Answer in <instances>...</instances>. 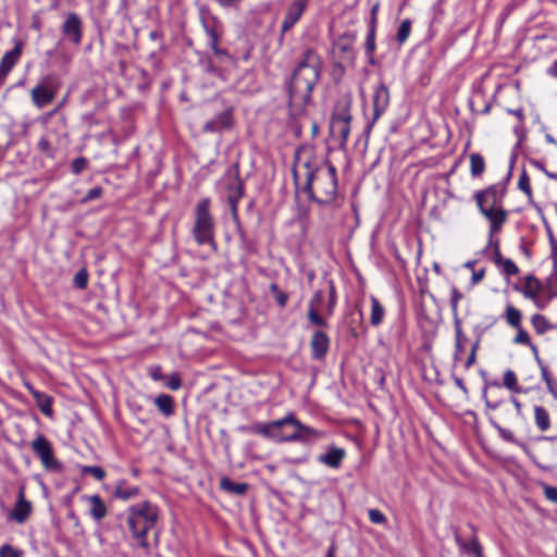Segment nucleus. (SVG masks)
<instances>
[{"label": "nucleus", "mask_w": 557, "mask_h": 557, "mask_svg": "<svg viewBox=\"0 0 557 557\" xmlns=\"http://www.w3.org/2000/svg\"><path fill=\"white\" fill-rule=\"evenodd\" d=\"M320 77V60L312 49H307L295 69L288 84L289 100L295 103H308L312 89Z\"/></svg>", "instance_id": "f257e3e1"}, {"label": "nucleus", "mask_w": 557, "mask_h": 557, "mask_svg": "<svg viewBox=\"0 0 557 557\" xmlns=\"http://www.w3.org/2000/svg\"><path fill=\"white\" fill-rule=\"evenodd\" d=\"M158 516L157 506L148 500L134 504L128 508L126 523L138 547L149 548L147 534L154 528Z\"/></svg>", "instance_id": "f03ea898"}, {"label": "nucleus", "mask_w": 557, "mask_h": 557, "mask_svg": "<svg viewBox=\"0 0 557 557\" xmlns=\"http://www.w3.org/2000/svg\"><path fill=\"white\" fill-rule=\"evenodd\" d=\"M305 168L307 170L305 189L311 195L313 185H315V188L323 196L318 201L323 203L332 202L337 195L336 168L325 162L317 170H312L308 161L305 162ZM310 197L313 198L312 196Z\"/></svg>", "instance_id": "7ed1b4c3"}, {"label": "nucleus", "mask_w": 557, "mask_h": 557, "mask_svg": "<svg viewBox=\"0 0 557 557\" xmlns=\"http://www.w3.org/2000/svg\"><path fill=\"white\" fill-rule=\"evenodd\" d=\"M210 198L201 199L195 208V224L193 235L198 245H209L215 249L214 231L215 223L210 212Z\"/></svg>", "instance_id": "20e7f679"}, {"label": "nucleus", "mask_w": 557, "mask_h": 557, "mask_svg": "<svg viewBox=\"0 0 557 557\" xmlns=\"http://www.w3.org/2000/svg\"><path fill=\"white\" fill-rule=\"evenodd\" d=\"M60 84L55 76L46 75L30 90V98L34 106L42 109L51 103L59 92Z\"/></svg>", "instance_id": "39448f33"}, {"label": "nucleus", "mask_w": 557, "mask_h": 557, "mask_svg": "<svg viewBox=\"0 0 557 557\" xmlns=\"http://www.w3.org/2000/svg\"><path fill=\"white\" fill-rule=\"evenodd\" d=\"M310 0H289L283 11V20L281 24L280 40L288 33L301 18L308 8Z\"/></svg>", "instance_id": "423d86ee"}, {"label": "nucleus", "mask_w": 557, "mask_h": 557, "mask_svg": "<svg viewBox=\"0 0 557 557\" xmlns=\"http://www.w3.org/2000/svg\"><path fill=\"white\" fill-rule=\"evenodd\" d=\"M284 428H286V416L271 422H255L243 430L271 441L280 442L281 429Z\"/></svg>", "instance_id": "0eeeda50"}, {"label": "nucleus", "mask_w": 557, "mask_h": 557, "mask_svg": "<svg viewBox=\"0 0 557 557\" xmlns=\"http://www.w3.org/2000/svg\"><path fill=\"white\" fill-rule=\"evenodd\" d=\"M32 449L39 457L47 470H59L60 463L53 457V449L50 442L42 435L38 434L32 442Z\"/></svg>", "instance_id": "6e6552de"}, {"label": "nucleus", "mask_w": 557, "mask_h": 557, "mask_svg": "<svg viewBox=\"0 0 557 557\" xmlns=\"http://www.w3.org/2000/svg\"><path fill=\"white\" fill-rule=\"evenodd\" d=\"M503 197V190L496 185H492L483 190L476 191L474 195V199L480 211L500 208Z\"/></svg>", "instance_id": "1a4fd4ad"}, {"label": "nucleus", "mask_w": 557, "mask_h": 557, "mask_svg": "<svg viewBox=\"0 0 557 557\" xmlns=\"http://www.w3.org/2000/svg\"><path fill=\"white\" fill-rule=\"evenodd\" d=\"M61 32L66 39L78 46L83 39V21L79 15L75 12L67 13Z\"/></svg>", "instance_id": "9d476101"}, {"label": "nucleus", "mask_w": 557, "mask_h": 557, "mask_svg": "<svg viewBox=\"0 0 557 557\" xmlns=\"http://www.w3.org/2000/svg\"><path fill=\"white\" fill-rule=\"evenodd\" d=\"M234 123L233 109L227 108L226 110L218 113L214 117L208 120L202 131L205 133H221L223 131L231 129Z\"/></svg>", "instance_id": "9b49d317"}, {"label": "nucleus", "mask_w": 557, "mask_h": 557, "mask_svg": "<svg viewBox=\"0 0 557 557\" xmlns=\"http://www.w3.org/2000/svg\"><path fill=\"white\" fill-rule=\"evenodd\" d=\"M297 428L298 430V443L308 444L312 441L319 438L322 433L315 429H312L308 425L302 424L299 420H297L294 413H288L286 416V428Z\"/></svg>", "instance_id": "f8f14e48"}, {"label": "nucleus", "mask_w": 557, "mask_h": 557, "mask_svg": "<svg viewBox=\"0 0 557 557\" xmlns=\"http://www.w3.org/2000/svg\"><path fill=\"white\" fill-rule=\"evenodd\" d=\"M311 356L315 360H322L330 348V337L323 331H315L310 341Z\"/></svg>", "instance_id": "ddd939ff"}, {"label": "nucleus", "mask_w": 557, "mask_h": 557, "mask_svg": "<svg viewBox=\"0 0 557 557\" xmlns=\"http://www.w3.org/2000/svg\"><path fill=\"white\" fill-rule=\"evenodd\" d=\"M388 104L389 90L383 83H381L375 87L373 94V122L386 111Z\"/></svg>", "instance_id": "4468645a"}, {"label": "nucleus", "mask_w": 557, "mask_h": 557, "mask_svg": "<svg viewBox=\"0 0 557 557\" xmlns=\"http://www.w3.org/2000/svg\"><path fill=\"white\" fill-rule=\"evenodd\" d=\"M346 456L344 448L330 446L325 454L318 457L319 462L332 468L337 469L341 467L343 459Z\"/></svg>", "instance_id": "2eb2a0df"}, {"label": "nucleus", "mask_w": 557, "mask_h": 557, "mask_svg": "<svg viewBox=\"0 0 557 557\" xmlns=\"http://www.w3.org/2000/svg\"><path fill=\"white\" fill-rule=\"evenodd\" d=\"M203 27L208 35V45L213 50L215 55H225L226 51L219 48V30L218 23L214 18L205 20Z\"/></svg>", "instance_id": "dca6fc26"}, {"label": "nucleus", "mask_w": 557, "mask_h": 557, "mask_svg": "<svg viewBox=\"0 0 557 557\" xmlns=\"http://www.w3.org/2000/svg\"><path fill=\"white\" fill-rule=\"evenodd\" d=\"M32 512V505L25 499L23 491L18 493V499L10 513V519L17 523H24Z\"/></svg>", "instance_id": "f3484780"}, {"label": "nucleus", "mask_w": 557, "mask_h": 557, "mask_svg": "<svg viewBox=\"0 0 557 557\" xmlns=\"http://www.w3.org/2000/svg\"><path fill=\"white\" fill-rule=\"evenodd\" d=\"M23 50V41L15 40L14 48L4 53L0 60V69L9 75L14 65L17 63Z\"/></svg>", "instance_id": "a211bd4d"}, {"label": "nucleus", "mask_w": 557, "mask_h": 557, "mask_svg": "<svg viewBox=\"0 0 557 557\" xmlns=\"http://www.w3.org/2000/svg\"><path fill=\"white\" fill-rule=\"evenodd\" d=\"M228 195H227V203L232 211L234 218L237 216V206L240 198L244 195V185L239 180L238 175H236V180L234 183L227 186Z\"/></svg>", "instance_id": "6ab92c4d"}, {"label": "nucleus", "mask_w": 557, "mask_h": 557, "mask_svg": "<svg viewBox=\"0 0 557 557\" xmlns=\"http://www.w3.org/2000/svg\"><path fill=\"white\" fill-rule=\"evenodd\" d=\"M455 541H456V544L458 545V547L466 554L474 556V557H484L483 548L475 535L472 536L469 542H466L456 533Z\"/></svg>", "instance_id": "aec40b11"}, {"label": "nucleus", "mask_w": 557, "mask_h": 557, "mask_svg": "<svg viewBox=\"0 0 557 557\" xmlns=\"http://www.w3.org/2000/svg\"><path fill=\"white\" fill-rule=\"evenodd\" d=\"M350 100L349 99H341L335 104L331 121L337 122H350L351 113H350Z\"/></svg>", "instance_id": "412c9836"}, {"label": "nucleus", "mask_w": 557, "mask_h": 557, "mask_svg": "<svg viewBox=\"0 0 557 557\" xmlns=\"http://www.w3.org/2000/svg\"><path fill=\"white\" fill-rule=\"evenodd\" d=\"M330 129L333 137L341 139L342 146L346 145L350 134V122L331 121Z\"/></svg>", "instance_id": "4be33fe9"}, {"label": "nucleus", "mask_w": 557, "mask_h": 557, "mask_svg": "<svg viewBox=\"0 0 557 557\" xmlns=\"http://www.w3.org/2000/svg\"><path fill=\"white\" fill-rule=\"evenodd\" d=\"M90 503V516L96 521H101L107 516V507L97 494L88 496Z\"/></svg>", "instance_id": "5701e85b"}, {"label": "nucleus", "mask_w": 557, "mask_h": 557, "mask_svg": "<svg viewBox=\"0 0 557 557\" xmlns=\"http://www.w3.org/2000/svg\"><path fill=\"white\" fill-rule=\"evenodd\" d=\"M30 394L34 397V399L37 403V406L39 407L40 411L47 416H52V398L48 396L44 392H39L37 389H30Z\"/></svg>", "instance_id": "b1692460"}, {"label": "nucleus", "mask_w": 557, "mask_h": 557, "mask_svg": "<svg viewBox=\"0 0 557 557\" xmlns=\"http://www.w3.org/2000/svg\"><path fill=\"white\" fill-rule=\"evenodd\" d=\"M139 494L137 486H128L125 481H119L113 495L117 499L128 500L136 497Z\"/></svg>", "instance_id": "393cba45"}, {"label": "nucleus", "mask_w": 557, "mask_h": 557, "mask_svg": "<svg viewBox=\"0 0 557 557\" xmlns=\"http://www.w3.org/2000/svg\"><path fill=\"white\" fill-rule=\"evenodd\" d=\"M220 487L230 494L244 495L248 490V484L237 483L225 476L221 479Z\"/></svg>", "instance_id": "a878e982"}, {"label": "nucleus", "mask_w": 557, "mask_h": 557, "mask_svg": "<svg viewBox=\"0 0 557 557\" xmlns=\"http://www.w3.org/2000/svg\"><path fill=\"white\" fill-rule=\"evenodd\" d=\"M534 422L542 432L550 428V418L548 411L542 406L534 407Z\"/></svg>", "instance_id": "bb28decb"}, {"label": "nucleus", "mask_w": 557, "mask_h": 557, "mask_svg": "<svg viewBox=\"0 0 557 557\" xmlns=\"http://www.w3.org/2000/svg\"><path fill=\"white\" fill-rule=\"evenodd\" d=\"M371 317L370 322L372 325L377 326L383 322L385 310L376 297L371 296Z\"/></svg>", "instance_id": "cd10ccee"}, {"label": "nucleus", "mask_w": 557, "mask_h": 557, "mask_svg": "<svg viewBox=\"0 0 557 557\" xmlns=\"http://www.w3.org/2000/svg\"><path fill=\"white\" fill-rule=\"evenodd\" d=\"M485 171L484 158L476 152L470 154V173L473 177L481 176Z\"/></svg>", "instance_id": "c85d7f7f"}, {"label": "nucleus", "mask_w": 557, "mask_h": 557, "mask_svg": "<svg viewBox=\"0 0 557 557\" xmlns=\"http://www.w3.org/2000/svg\"><path fill=\"white\" fill-rule=\"evenodd\" d=\"M154 404L157 408L165 416L173 413V399L169 395H160L156 398Z\"/></svg>", "instance_id": "c756f323"}, {"label": "nucleus", "mask_w": 557, "mask_h": 557, "mask_svg": "<svg viewBox=\"0 0 557 557\" xmlns=\"http://www.w3.org/2000/svg\"><path fill=\"white\" fill-rule=\"evenodd\" d=\"M492 425L497 430L498 435H499L504 441H506V442H510V443H513V444H516V445L520 446L521 448H523L524 450H527V449H528V448H527V446H525L523 443H521L520 441H518V440L515 437L513 433H512L510 430H508V429H505V428L500 426V425H499L498 423H496V422H492Z\"/></svg>", "instance_id": "7c9ffc66"}, {"label": "nucleus", "mask_w": 557, "mask_h": 557, "mask_svg": "<svg viewBox=\"0 0 557 557\" xmlns=\"http://www.w3.org/2000/svg\"><path fill=\"white\" fill-rule=\"evenodd\" d=\"M481 213L488 220L490 223L500 220L505 222L507 219V212L500 207L496 209L482 210Z\"/></svg>", "instance_id": "2f4dec72"}, {"label": "nucleus", "mask_w": 557, "mask_h": 557, "mask_svg": "<svg viewBox=\"0 0 557 557\" xmlns=\"http://www.w3.org/2000/svg\"><path fill=\"white\" fill-rule=\"evenodd\" d=\"M503 384L506 388H508L512 393L521 392L520 387L518 386L516 373L512 370H507L504 373Z\"/></svg>", "instance_id": "473e14b6"}, {"label": "nucleus", "mask_w": 557, "mask_h": 557, "mask_svg": "<svg viewBox=\"0 0 557 557\" xmlns=\"http://www.w3.org/2000/svg\"><path fill=\"white\" fill-rule=\"evenodd\" d=\"M531 322H532L534 330L539 334H544L550 329L547 319L542 314H539V313L534 314L531 319Z\"/></svg>", "instance_id": "72a5a7b5"}, {"label": "nucleus", "mask_w": 557, "mask_h": 557, "mask_svg": "<svg viewBox=\"0 0 557 557\" xmlns=\"http://www.w3.org/2000/svg\"><path fill=\"white\" fill-rule=\"evenodd\" d=\"M308 320L311 324L320 327H326L327 322L325 319H323L320 314L317 308H313V306H308Z\"/></svg>", "instance_id": "f704fd0d"}, {"label": "nucleus", "mask_w": 557, "mask_h": 557, "mask_svg": "<svg viewBox=\"0 0 557 557\" xmlns=\"http://www.w3.org/2000/svg\"><path fill=\"white\" fill-rule=\"evenodd\" d=\"M410 32H411V22H410V20L406 18L400 23V25L397 29V35H396L397 41L400 45L404 44L408 39Z\"/></svg>", "instance_id": "c9c22d12"}, {"label": "nucleus", "mask_w": 557, "mask_h": 557, "mask_svg": "<svg viewBox=\"0 0 557 557\" xmlns=\"http://www.w3.org/2000/svg\"><path fill=\"white\" fill-rule=\"evenodd\" d=\"M506 320L513 327H520L521 313L512 306H508L506 310Z\"/></svg>", "instance_id": "e433bc0d"}, {"label": "nucleus", "mask_w": 557, "mask_h": 557, "mask_svg": "<svg viewBox=\"0 0 557 557\" xmlns=\"http://www.w3.org/2000/svg\"><path fill=\"white\" fill-rule=\"evenodd\" d=\"M463 295L458 290L457 287H451V295H450V307H451V313L453 318L456 319L458 315V304L462 299Z\"/></svg>", "instance_id": "4c0bfd02"}, {"label": "nucleus", "mask_w": 557, "mask_h": 557, "mask_svg": "<svg viewBox=\"0 0 557 557\" xmlns=\"http://www.w3.org/2000/svg\"><path fill=\"white\" fill-rule=\"evenodd\" d=\"M375 47V28L373 26L368 28V34L364 44L366 54L374 53Z\"/></svg>", "instance_id": "58836bf2"}, {"label": "nucleus", "mask_w": 557, "mask_h": 557, "mask_svg": "<svg viewBox=\"0 0 557 557\" xmlns=\"http://www.w3.org/2000/svg\"><path fill=\"white\" fill-rule=\"evenodd\" d=\"M84 474H91L97 481H102L106 476L104 470L99 466H85L82 468Z\"/></svg>", "instance_id": "ea45409f"}, {"label": "nucleus", "mask_w": 557, "mask_h": 557, "mask_svg": "<svg viewBox=\"0 0 557 557\" xmlns=\"http://www.w3.org/2000/svg\"><path fill=\"white\" fill-rule=\"evenodd\" d=\"M518 188L523 191L529 198L532 197V188L530 185V178L525 171H523L518 181Z\"/></svg>", "instance_id": "a19ab883"}, {"label": "nucleus", "mask_w": 557, "mask_h": 557, "mask_svg": "<svg viewBox=\"0 0 557 557\" xmlns=\"http://www.w3.org/2000/svg\"><path fill=\"white\" fill-rule=\"evenodd\" d=\"M37 148L40 152L45 153L46 156L53 158L54 151L51 147V144L49 139L46 136H41L38 140Z\"/></svg>", "instance_id": "79ce46f5"}, {"label": "nucleus", "mask_w": 557, "mask_h": 557, "mask_svg": "<svg viewBox=\"0 0 557 557\" xmlns=\"http://www.w3.org/2000/svg\"><path fill=\"white\" fill-rule=\"evenodd\" d=\"M527 289L524 292L525 297L534 298L539 292L540 283L533 276L528 277Z\"/></svg>", "instance_id": "37998d69"}, {"label": "nucleus", "mask_w": 557, "mask_h": 557, "mask_svg": "<svg viewBox=\"0 0 557 557\" xmlns=\"http://www.w3.org/2000/svg\"><path fill=\"white\" fill-rule=\"evenodd\" d=\"M73 283H74V286L79 289L86 288L87 284H88V274H87L86 270H84V269L79 270L75 274Z\"/></svg>", "instance_id": "c03bdc74"}, {"label": "nucleus", "mask_w": 557, "mask_h": 557, "mask_svg": "<svg viewBox=\"0 0 557 557\" xmlns=\"http://www.w3.org/2000/svg\"><path fill=\"white\" fill-rule=\"evenodd\" d=\"M454 327H455V343H466L467 336L465 335L461 326V320L459 317L454 319Z\"/></svg>", "instance_id": "a18cd8bd"}, {"label": "nucleus", "mask_w": 557, "mask_h": 557, "mask_svg": "<svg viewBox=\"0 0 557 557\" xmlns=\"http://www.w3.org/2000/svg\"><path fill=\"white\" fill-rule=\"evenodd\" d=\"M286 429L287 428L281 429V436H280L278 443L297 442L299 438L297 428H293V431H290V432H287Z\"/></svg>", "instance_id": "49530a36"}, {"label": "nucleus", "mask_w": 557, "mask_h": 557, "mask_svg": "<svg viewBox=\"0 0 557 557\" xmlns=\"http://www.w3.org/2000/svg\"><path fill=\"white\" fill-rule=\"evenodd\" d=\"M503 273L507 276H511V275H516L518 272H519V269L518 267L516 265V263L510 260V259H506L503 264Z\"/></svg>", "instance_id": "de8ad7c7"}, {"label": "nucleus", "mask_w": 557, "mask_h": 557, "mask_svg": "<svg viewBox=\"0 0 557 557\" xmlns=\"http://www.w3.org/2000/svg\"><path fill=\"white\" fill-rule=\"evenodd\" d=\"M165 385L171 391H177L182 387V380L181 376L177 373H172L168 381L165 382Z\"/></svg>", "instance_id": "09e8293b"}, {"label": "nucleus", "mask_w": 557, "mask_h": 557, "mask_svg": "<svg viewBox=\"0 0 557 557\" xmlns=\"http://www.w3.org/2000/svg\"><path fill=\"white\" fill-rule=\"evenodd\" d=\"M369 519L372 523L383 524L386 522L385 515L379 509H370L369 510Z\"/></svg>", "instance_id": "8fccbe9b"}, {"label": "nucleus", "mask_w": 557, "mask_h": 557, "mask_svg": "<svg viewBox=\"0 0 557 557\" xmlns=\"http://www.w3.org/2000/svg\"><path fill=\"white\" fill-rule=\"evenodd\" d=\"M86 166L87 160L83 157H79L72 161L71 170L74 174H79Z\"/></svg>", "instance_id": "3c124183"}, {"label": "nucleus", "mask_w": 557, "mask_h": 557, "mask_svg": "<svg viewBox=\"0 0 557 557\" xmlns=\"http://www.w3.org/2000/svg\"><path fill=\"white\" fill-rule=\"evenodd\" d=\"M335 307H336V290H335V286L333 284H331L330 299H329V305H327V309H326L327 315L333 314Z\"/></svg>", "instance_id": "603ef678"}, {"label": "nucleus", "mask_w": 557, "mask_h": 557, "mask_svg": "<svg viewBox=\"0 0 557 557\" xmlns=\"http://www.w3.org/2000/svg\"><path fill=\"white\" fill-rule=\"evenodd\" d=\"M102 193H103V189L100 186H96L86 193L85 197L83 198V202H88L94 199H97V198L101 197Z\"/></svg>", "instance_id": "864d4df0"}, {"label": "nucleus", "mask_w": 557, "mask_h": 557, "mask_svg": "<svg viewBox=\"0 0 557 557\" xmlns=\"http://www.w3.org/2000/svg\"><path fill=\"white\" fill-rule=\"evenodd\" d=\"M493 246V261L497 267H500L503 262L506 260L503 258L499 249V242L496 239L494 243L491 244Z\"/></svg>", "instance_id": "5fc2aeb1"}, {"label": "nucleus", "mask_w": 557, "mask_h": 557, "mask_svg": "<svg viewBox=\"0 0 557 557\" xmlns=\"http://www.w3.org/2000/svg\"><path fill=\"white\" fill-rule=\"evenodd\" d=\"M541 373H542L543 380L545 381V383L547 385L548 391L552 394L556 395L557 391H556V388L554 386V383H553V380H552V377L549 375L548 369L546 367H542Z\"/></svg>", "instance_id": "6e6d98bb"}, {"label": "nucleus", "mask_w": 557, "mask_h": 557, "mask_svg": "<svg viewBox=\"0 0 557 557\" xmlns=\"http://www.w3.org/2000/svg\"><path fill=\"white\" fill-rule=\"evenodd\" d=\"M0 557H22L20 550L15 549L11 545H3L0 548Z\"/></svg>", "instance_id": "4d7b16f0"}, {"label": "nucleus", "mask_w": 557, "mask_h": 557, "mask_svg": "<svg viewBox=\"0 0 557 557\" xmlns=\"http://www.w3.org/2000/svg\"><path fill=\"white\" fill-rule=\"evenodd\" d=\"M544 495L549 502L557 504V487L556 486L544 485Z\"/></svg>", "instance_id": "13d9d810"}, {"label": "nucleus", "mask_w": 557, "mask_h": 557, "mask_svg": "<svg viewBox=\"0 0 557 557\" xmlns=\"http://www.w3.org/2000/svg\"><path fill=\"white\" fill-rule=\"evenodd\" d=\"M518 329V333L513 339V342L516 344H523V345H527V344H530V337H529V334L520 327H517Z\"/></svg>", "instance_id": "bf43d9fd"}, {"label": "nucleus", "mask_w": 557, "mask_h": 557, "mask_svg": "<svg viewBox=\"0 0 557 557\" xmlns=\"http://www.w3.org/2000/svg\"><path fill=\"white\" fill-rule=\"evenodd\" d=\"M323 299H324L323 292L322 290H317L313 294L312 298L310 299L308 306H313V308L318 309V307L323 302Z\"/></svg>", "instance_id": "052dcab7"}, {"label": "nucleus", "mask_w": 557, "mask_h": 557, "mask_svg": "<svg viewBox=\"0 0 557 557\" xmlns=\"http://www.w3.org/2000/svg\"><path fill=\"white\" fill-rule=\"evenodd\" d=\"M504 223L505 222H500V220L495 221L494 223H490V244L495 242L493 240V236L495 233L500 231Z\"/></svg>", "instance_id": "680f3d73"}, {"label": "nucleus", "mask_w": 557, "mask_h": 557, "mask_svg": "<svg viewBox=\"0 0 557 557\" xmlns=\"http://www.w3.org/2000/svg\"><path fill=\"white\" fill-rule=\"evenodd\" d=\"M465 343H455L454 360L455 362L460 361L462 354L465 352Z\"/></svg>", "instance_id": "e2e57ef3"}, {"label": "nucleus", "mask_w": 557, "mask_h": 557, "mask_svg": "<svg viewBox=\"0 0 557 557\" xmlns=\"http://www.w3.org/2000/svg\"><path fill=\"white\" fill-rule=\"evenodd\" d=\"M484 275H485V269H480L478 271H472V276H471V284L472 285H476L478 283H480L483 278H484Z\"/></svg>", "instance_id": "0e129e2a"}, {"label": "nucleus", "mask_w": 557, "mask_h": 557, "mask_svg": "<svg viewBox=\"0 0 557 557\" xmlns=\"http://www.w3.org/2000/svg\"><path fill=\"white\" fill-rule=\"evenodd\" d=\"M149 374L153 381H161L163 380V375L161 372V367L154 366L149 369Z\"/></svg>", "instance_id": "69168bd1"}, {"label": "nucleus", "mask_w": 557, "mask_h": 557, "mask_svg": "<svg viewBox=\"0 0 557 557\" xmlns=\"http://www.w3.org/2000/svg\"><path fill=\"white\" fill-rule=\"evenodd\" d=\"M275 300H276V304L281 307V308H284L287 304V300H288V296L286 293L284 292H281L278 294L275 295Z\"/></svg>", "instance_id": "338daca9"}, {"label": "nucleus", "mask_w": 557, "mask_h": 557, "mask_svg": "<svg viewBox=\"0 0 557 557\" xmlns=\"http://www.w3.org/2000/svg\"><path fill=\"white\" fill-rule=\"evenodd\" d=\"M377 10H379V4H374L371 9V18H370V23H369V27H373L376 28V13H377Z\"/></svg>", "instance_id": "774afa93"}]
</instances>
